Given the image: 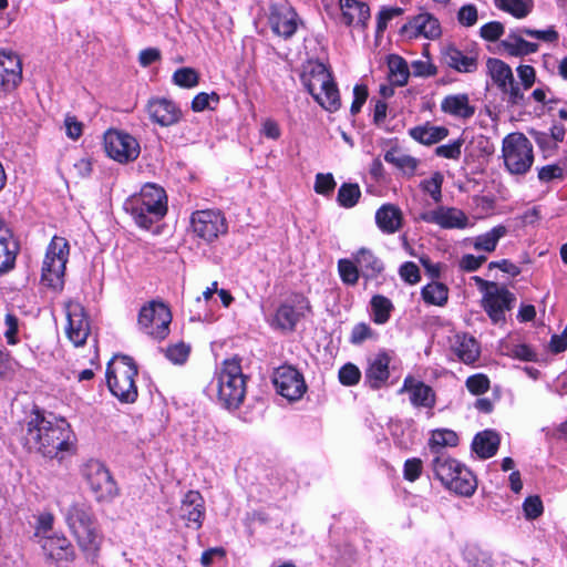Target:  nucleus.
Returning a JSON list of instances; mask_svg holds the SVG:
<instances>
[{
    "label": "nucleus",
    "mask_w": 567,
    "mask_h": 567,
    "mask_svg": "<svg viewBox=\"0 0 567 567\" xmlns=\"http://www.w3.org/2000/svg\"><path fill=\"white\" fill-rule=\"evenodd\" d=\"M71 433L64 419L48 417L40 411H33L27 423L23 442L29 451L53 458L71 450Z\"/></svg>",
    "instance_id": "1"
},
{
    "label": "nucleus",
    "mask_w": 567,
    "mask_h": 567,
    "mask_svg": "<svg viewBox=\"0 0 567 567\" xmlns=\"http://www.w3.org/2000/svg\"><path fill=\"white\" fill-rule=\"evenodd\" d=\"M65 520L80 549L86 557L95 558L101 549L103 535L92 508L84 503H75L66 509Z\"/></svg>",
    "instance_id": "2"
},
{
    "label": "nucleus",
    "mask_w": 567,
    "mask_h": 567,
    "mask_svg": "<svg viewBox=\"0 0 567 567\" xmlns=\"http://www.w3.org/2000/svg\"><path fill=\"white\" fill-rule=\"evenodd\" d=\"M126 209L140 227L148 229L167 214L166 192L156 184H145L140 195L127 203Z\"/></svg>",
    "instance_id": "3"
},
{
    "label": "nucleus",
    "mask_w": 567,
    "mask_h": 567,
    "mask_svg": "<svg viewBox=\"0 0 567 567\" xmlns=\"http://www.w3.org/2000/svg\"><path fill=\"white\" fill-rule=\"evenodd\" d=\"M137 365L128 355H115L106 368V383L111 393L121 402L133 403L137 399L135 378Z\"/></svg>",
    "instance_id": "4"
},
{
    "label": "nucleus",
    "mask_w": 567,
    "mask_h": 567,
    "mask_svg": "<svg viewBox=\"0 0 567 567\" xmlns=\"http://www.w3.org/2000/svg\"><path fill=\"white\" fill-rule=\"evenodd\" d=\"M301 81L316 102L329 112L341 106L339 90L329 70L322 63L311 64Z\"/></svg>",
    "instance_id": "5"
},
{
    "label": "nucleus",
    "mask_w": 567,
    "mask_h": 567,
    "mask_svg": "<svg viewBox=\"0 0 567 567\" xmlns=\"http://www.w3.org/2000/svg\"><path fill=\"white\" fill-rule=\"evenodd\" d=\"M217 394L219 402L228 410L237 409L246 394V377L238 359H227L217 373Z\"/></svg>",
    "instance_id": "6"
},
{
    "label": "nucleus",
    "mask_w": 567,
    "mask_h": 567,
    "mask_svg": "<svg viewBox=\"0 0 567 567\" xmlns=\"http://www.w3.org/2000/svg\"><path fill=\"white\" fill-rule=\"evenodd\" d=\"M384 270L383 261L370 248L362 247L352 258L338 261V271L343 284H355L360 277L375 280Z\"/></svg>",
    "instance_id": "7"
},
{
    "label": "nucleus",
    "mask_w": 567,
    "mask_h": 567,
    "mask_svg": "<svg viewBox=\"0 0 567 567\" xmlns=\"http://www.w3.org/2000/svg\"><path fill=\"white\" fill-rule=\"evenodd\" d=\"M502 157L511 175L524 176L534 163L533 145L523 133H511L503 138Z\"/></svg>",
    "instance_id": "8"
},
{
    "label": "nucleus",
    "mask_w": 567,
    "mask_h": 567,
    "mask_svg": "<svg viewBox=\"0 0 567 567\" xmlns=\"http://www.w3.org/2000/svg\"><path fill=\"white\" fill-rule=\"evenodd\" d=\"M172 312L163 301L152 300L144 305L137 318V326L142 332L154 340L162 341L169 334Z\"/></svg>",
    "instance_id": "9"
},
{
    "label": "nucleus",
    "mask_w": 567,
    "mask_h": 567,
    "mask_svg": "<svg viewBox=\"0 0 567 567\" xmlns=\"http://www.w3.org/2000/svg\"><path fill=\"white\" fill-rule=\"evenodd\" d=\"M70 245L64 237L54 236L49 243L41 267V280L47 284H63Z\"/></svg>",
    "instance_id": "10"
},
{
    "label": "nucleus",
    "mask_w": 567,
    "mask_h": 567,
    "mask_svg": "<svg viewBox=\"0 0 567 567\" xmlns=\"http://www.w3.org/2000/svg\"><path fill=\"white\" fill-rule=\"evenodd\" d=\"M486 69L494 84L507 96V103L522 105L524 93L515 81L511 66L499 59L488 58Z\"/></svg>",
    "instance_id": "11"
},
{
    "label": "nucleus",
    "mask_w": 567,
    "mask_h": 567,
    "mask_svg": "<svg viewBox=\"0 0 567 567\" xmlns=\"http://www.w3.org/2000/svg\"><path fill=\"white\" fill-rule=\"evenodd\" d=\"M83 475L97 501H110L117 495L116 483L102 462L87 461L83 466Z\"/></svg>",
    "instance_id": "12"
},
{
    "label": "nucleus",
    "mask_w": 567,
    "mask_h": 567,
    "mask_svg": "<svg viewBox=\"0 0 567 567\" xmlns=\"http://www.w3.org/2000/svg\"><path fill=\"white\" fill-rule=\"evenodd\" d=\"M104 150L111 158L122 164L135 161L141 152L135 137L112 128L104 134Z\"/></svg>",
    "instance_id": "13"
},
{
    "label": "nucleus",
    "mask_w": 567,
    "mask_h": 567,
    "mask_svg": "<svg viewBox=\"0 0 567 567\" xmlns=\"http://www.w3.org/2000/svg\"><path fill=\"white\" fill-rule=\"evenodd\" d=\"M193 231L206 241H213L227 233L228 226L225 216L219 210L205 209L192 214Z\"/></svg>",
    "instance_id": "14"
},
{
    "label": "nucleus",
    "mask_w": 567,
    "mask_h": 567,
    "mask_svg": "<svg viewBox=\"0 0 567 567\" xmlns=\"http://www.w3.org/2000/svg\"><path fill=\"white\" fill-rule=\"evenodd\" d=\"M268 23L276 35L288 40L295 35L302 20L290 4L278 3L269 8Z\"/></svg>",
    "instance_id": "15"
},
{
    "label": "nucleus",
    "mask_w": 567,
    "mask_h": 567,
    "mask_svg": "<svg viewBox=\"0 0 567 567\" xmlns=\"http://www.w3.org/2000/svg\"><path fill=\"white\" fill-rule=\"evenodd\" d=\"M277 392L289 401L299 400L307 390L302 374L291 365H281L274 372Z\"/></svg>",
    "instance_id": "16"
},
{
    "label": "nucleus",
    "mask_w": 567,
    "mask_h": 567,
    "mask_svg": "<svg viewBox=\"0 0 567 567\" xmlns=\"http://www.w3.org/2000/svg\"><path fill=\"white\" fill-rule=\"evenodd\" d=\"M309 310V301L301 295H293L277 309L271 326L284 331H293L297 322Z\"/></svg>",
    "instance_id": "17"
},
{
    "label": "nucleus",
    "mask_w": 567,
    "mask_h": 567,
    "mask_svg": "<svg viewBox=\"0 0 567 567\" xmlns=\"http://www.w3.org/2000/svg\"><path fill=\"white\" fill-rule=\"evenodd\" d=\"M65 309L68 320L65 327L66 337L75 347H81L90 336V320L84 308L78 302H68Z\"/></svg>",
    "instance_id": "18"
},
{
    "label": "nucleus",
    "mask_w": 567,
    "mask_h": 567,
    "mask_svg": "<svg viewBox=\"0 0 567 567\" xmlns=\"http://www.w3.org/2000/svg\"><path fill=\"white\" fill-rule=\"evenodd\" d=\"M483 308L493 322L497 323L505 319V311L509 310L514 301L513 295L504 287L482 286Z\"/></svg>",
    "instance_id": "19"
},
{
    "label": "nucleus",
    "mask_w": 567,
    "mask_h": 567,
    "mask_svg": "<svg viewBox=\"0 0 567 567\" xmlns=\"http://www.w3.org/2000/svg\"><path fill=\"white\" fill-rule=\"evenodd\" d=\"M146 111L151 121L161 126H172L178 123L183 115L176 103L165 97L151 99Z\"/></svg>",
    "instance_id": "20"
},
{
    "label": "nucleus",
    "mask_w": 567,
    "mask_h": 567,
    "mask_svg": "<svg viewBox=\"0 0 567 567\" xmlns=\"http://www.w3.org/2000/svg\"><path fill=\"white\" fill-rule=\"evenodd\" d=\"M22 80V62L11 51H0V91L14 90Z\"/></svg>",
    "instance_id": "21"
},
{
    "label": "nucleus",
    "mask_w": 567,
    "mask_h": 567,
    "mask_svg": "<svg viewBox=\"0 0 567 567\" xmlns=\"http://www.w3.org/2000/svg\"><path fill=\"white\" fill-rule=\"evenodd\" d=\"M400 31L410 39L419 37L436 39L441 35V25L439 20L432 14L420 13L402 25Z\"/></svg>",
    "instance_id": "22"
},
{
    "label": "nucleus",
    "mask_w": 567,
    "mask_h": 567,
    "mask_svg": "<svg viewBox=\"0 0 567 567\" xmlns=\"http://www.w3.org/2000/svg\"><path fill=\"white\" fill-rule=\"evenodd\" d=\"M399 393H409L410 402L414 408L433 409L436 403L434 390L422 381L408 375Z\"/></svg>",
    "instance_id": "23"
},
{
    "label": "nucleus",
    "mask_w": 567,
    "mask_h": 567,
    "mask_svg": "<svg viewBox=\"0 0 567 567\" xmlns=\"http://www.w3.org/2000/svg\"><path fill=\"white\" fill-rule=\"evenodd\" d=\"M442 61L460 73H473L478 68V53L475 51L463 52L455 45H447L442 51Z\"/></svg>",
    "instance_id": "24"
},
{
    "label": "nucleus",
    "mask_w": 567,
    "mask_h": 567,
    "mask_svg": "<svg viewBox=\"0 0 567 567\" xmlns=\"http://www.w3.org/2000/svg\"><path fill=\"white\" fill-rule=\"evenodd\" d=\"M19 245L4 220L0 219V275L13 269Z\"/></svg>",
    "instance_id": "25"
},
{
    "label": "nucleus",
    "mask_w": 567,
    "mask_h": 567,
    "mask_svg": "<svg viewBox=\"0 0 567 567\" xmlns=\"http://www.w3.org/2000/svg\"><path fill=\"white\" fill-rule=\"evenodd\" d=\"M422 219L427 223H434L446 229H463L468 223L467 216L456 208H440L429 214H424Z\"/></svg>",
    "instance_id": "26"
},
{
    "label": "nucleus",
    "mask_w": 567,
    "mask_h": 567,
    "mask_svg": "<svg viewBox=\"0 0 567 567\" xmlns=\"http://www.w3.org/2000/svg\"><path fill=\"white\" fill-rule=\"evenodd\" d=\"M205 515L204 499L199 492L188 491L181 505V516L188 524L192 523L196 528L203 524Z\"/></svg>",
    "instance_id": "27"
},
{
    "label": "nucleus",
    "mask_w": 567,
    "mask_h": 567,
    "mask_svg": "<svg viewBox=\"0 0 567 567\" xmlns=\"http://www.w3.org/2000/svg\"><path fill=\"white\" fill-rule=\"evenodd\" d=\"M41 546L45 555L51 559L71 561L75 558L73 546L64 536L51 535L43 537Z\"/></svg>",
    "instance_id": "28"
},
{
    "label": "nucleus",
    "mask_w": 567,
    "mask_h": 567,
    "mask_svg": "<svg viewBox=\"0 0 567 567\" xmlns=\"http://www.w3.org/2000/svg\"><path fill=\"white\" fill-rule=\"evenodd\" d=\"M443 113L456 118L467 120L475 114V106L470 103L466 93L446 95L441 102Z\"/></svg>",
    "instance_id": "29"
},
{
    "label": "nucleus",
    "mask_w": 567,
    "mask_h": 567,
    "mask_svg": "<svg viewBox=\"0 0 567 567\" xmlns=\"http://www.w3.org/2000/svg\"><path fill=\"white\" fill-rule=\"evenodd\" d=\"M375 223L382 233L394 234L402 227V210L393 204H384L375 213Z\"/></svg>",
    "instance_id": "30"
},
{
    "label": "nucleus",
    "mask_w": 567,
    "mask_h": 567,
    "mask_svg": "<svg viewBox=\"0 0 567 567\" xmlns=\"http://www.w3.org/2000/svg\"><path fill=\"white\" fill-rule=\"evenodd\" d=\"M390 357L385 352H380L370 361L369 368L365 370V379L369 385L377 390L380 389L389 379Z\"/></svg>",
    "instance_id": "31"
},
{
    "label": "nucleus",
    "mask_w": 567,
    "mask_h": 567,
    "mask_svg": "<svg viewBox=\"0 0 567 567\" xmlns=\"http://www.w3.org/2000/svg\"><path fill=\"white\" fill-rule=\"evenodd\" d=\"M342 21L347 25L355 23L362 29L367 27L370 19V8L367 3L357 0H340Z\"/></svg>",
    "instance_id": "32"
},
{
    "label": "nucleus",
    "mask_w": 567,
    "mask_h": 567,
    "mask_svg": "<svg viewBox=\"0 0 567 567\" xmlns=\"http://www.w3.org/2000/svg\"><path fill=\"white\" fill-rule=\"evenodd\" d=\"M453 482L449 483L446 488L460 496L470 497L477 488V480L473 472L465 465H462L455 474L452 475Z\"/></svg>",
    "instance_id": "33"
},
{
    "label": "nucleus",
    "mask_w": 567,
    "mask_h": 567,
    "mask_svg": "<svg viewBox=\"0 0 567 567\" xmlns=\"http://www.w3.org/2000/svg\"><path fill=\"white\" fill-rule=\"evenodd\" d=\"M463 464L447 454H439L432 461V470L436 480H439L444 487L453 482L452 475L461 468Z\"/></svg>",
    "instance_id": "34"
},
{
    "label": "nucleus",
    "mask_w": 567,
    "mask_h": 567,
    "mask_svg": "<svg viewBox=\"0 0 567 567\" xmlns=\"http://www.w3.org/2000/svg\"><path fill=\"white\" fill-rule=\"evenodd\" d=\"M499 442V435L495 431L485 430L474 436L472 450L480 458H489L496 454Z\"/></svg>",
    "instance_id": "35"
},
{
    "label": "nucleus",
    "mask_w": 567,
    "mask_h": 567,
    "mask_svg": "<svg viewBox=\"0 0 567 567\" xmlns=\"http://www.w3.org/2000/svg\"><path fill=\"white\" fill-rule=\"evenodd\" d=\"M410 136L424 145L436 144L449 136V128L445 126H434L430 123L412 127L409 131Z\"/></svg>",
    "instance_id": "36"
},
{
    "label": "nucleus",
    "mask_w": 567,
    "mask_h": 567,
    "mask_svg": "<svg viewBox=\"0 0 567 567\" xmlns=\"http://www.w3.org/2000/svg\"><path fill=\"white\" fill-rule=\"evenodd\" d=\"M453 349L457 358L465 364L475 362L480 357V346L472 336L457 334Z\"/></svg>",
    "instance_id": "37"
},
{
    "label": "nucleus",
    "mask_w": 567,
    "mask_h": 567,
    "mask_svg": "<svg viewBox=\"0 0 567 567\" xmlns=\"http://www.w3.org/2000/svg\"><path fill=\"white\" fill-rule=\"evenodd\" d=\"M501 45L512 56H523L537 52L538 44L524 40L516 32H511Z\"/></svg>",
    "instance_id": "38"
},
{
    "label": "nucleus",
    "mask_w": 567,
    "mask_h": 567,
    "mask_svg": "<svg viewBox=\"0 0 567 567\" xmlns=\"http://www.w3.org/2000/svg\"><path fill=\"white\" fill-rule=\"evenodd\" d=\"M389 79L392 84L403 86L408 83L410 76V68L406 61L396 54L388 58Z\"/></svg>",
    "instance_id": "39"
},
{
    "label": "nucleus",
    "mask_w": 567,
    "mask_h": 567,
    "mask_svg": "<svg viewBox=\"0 0 567 567\" xmlns=\"http://www.w3.org/2000/svg\"><path fill=\"white\" fill-rule=\"evenodd\" d=\"M372 320L377 324H384L389 321L391 312L394 310L392 301L382 296L375 295L370 301Z\"/></svg>",
    "instance_id": "40"
},
{
    "label": "nucleus",
    "mask_w": 567,
    "mask_h": 567,
    "mask_svg": "<svg viewBox=\"0 0 567 567\" xmlns=\"http://www.w3.org/2000/svg\"><path fill=\"white\" fill-rule=\"evenodd\" d=\"M507 234V228L504 225H497L489 231L482 234L475 238L474 248L492 252L495 250L498 240Z\"/></svg>",
    "instance_id": "41"
},
{
    "label": "nucleus",
    "mask_w": 567,
    "mask_h": 567,
    "mask_svg": "<svg viewBox=\"0 0 567 567\" xmlns=\"http://www.w3.org/2000/svg\"><path fill=\"white\" fill-rule=\"evenodd\" d=\"M495 6L516 19L526 18L534 9L533 0H495Z\"/></svg>",
    "instance_id": "42"
},
{
    "label": "nucleus",
    "mask_w": 567,
    "mask_h": 567,
    "mask_svg": "<svg viewBox=\"0 0 567 567\" xmlns=\"http://www.w3.org/2000/svg\"><path fill=\"white\" fill-rule=\"evenodd\" d=\"M385 162L393 164L398 168L402 169L404 173L413 175L417 167V159L405 154H400L399 152L391 150L388 151L384 155Z\"/></svg>",
    "instance_id": "43"
},
{
    "label": "nucleus",
    "mask_w": 567,
    "mask_h": 567,
    "mask_svg": "<svg viewBox=\"0 0 567 567\" xmlns=\"http://www.w3.org/2000/svg\"><path fill=\"white\" fill-rule=\"evenodd\" d=\"M458 443L457 434L452 430H435L432 432L429 446L432 451L439 453L437 449L445 446H456Z\"/></svg>",
    "instance_id": "44"
},
{
    "label": "nucleus",
    "mask_w": 567,
    "mask_h": 567,
    "mask_svg": "<svg viewBox=\"0 0 567 567\" xmlns=\"http://www.w3.org/2000/svg\"><path fill=\"white\" fill-rule=\"evenodd\" d=\"M361 197V190L358 184L344 183L338 190L337 202L344 208L355 206Z\"/></svg>",
    "instance_id": "45"
},
{
    "label": "nucleus",
    "mask_w": 567,
    "mask_h": 567,
    "mask_svg": "<svg viewBox=\"0 0 567 567\" xmlns=\"http://www.w3.org/2000/svg\"><path fill=\"white\" fill-rule=\"evenodd\" d=\"M422 298L429 305L443 306L449 298L447 286H423Z\"/></svg>",
    "instance_id": "46"
},
{
    "label": "nucleus",
    "mask_w": 567,
    "mask_h": 567,
    "mask_svg": "<svg viewBox=\"0 0 567 567\" xmlns=\"http://www.w3.org/2000/svg\"><path fill=\"white\" fill-rule=\"evenodd\" d=\"M173 82H174V84H176L181 87L190 89L198 84L199 74L193 68H188V66L181 68L174 72Z\"/></svg>",
    "instance_id": "47"
},
{
    "label": "nucleus",
    "mask_w": 567,
    "mask_h": 567,
    "mask_svg": "<svg viewBox=\"0 0 567 567\" xmlns=\"http://www.w3.org/2000/svg\"><path fill=\"white\" fill-rule=\"evenodd\" d=\"M464 142L465 141L463 137H458L449 144L437 146L434 153L439 157L457 161L462 155V147Z\"/></svg>",
    "instance_id": "48"
},
{
    "label": "nucleus",
    "mask_w": 567,
    "mask_h": 567,
    "mask_svg": "<svg viewBox=\"0 0 567 567\" xmlns=\"http://www.w3.org/2000/svg\"><path fill=\"white\" fill-rule=\"evenodd\" d=\"M190 352V347L181 341L166 348V358L175 364H183Z\"/></svg>",
    "instance_id": "49"
},
{
    "label": "nucleus",
    "mask_w": 567,
    "mask_h": 567,
    "mask_svg": "<svg viewBox=\"0 0 567 567\" xmlns=\"http://www.w3.org/2000/svg\"><path fill=\"white\" fill-rule=\"evenodd\" d=\"M443 175L439 172L434 173L431 178L421 182V188L429 193L435 200L440 202L442 197Z\"/></svg>",
    "instance_id": "50"
},
{
    "label": "nucleus",
    "mask_w": 567,
    "mask_h": 567,
    "mask_svg": "<svg viewBox=\"0 0 567 567\" xmlns=\"http://www.w3.org/2000/svg\"><path fill=\"white\" fill-rule=\"evenodd\" d=\"M465 384L472 394L481 395L488 391L489 379L483 373H477L468 377Z\"/></svg>",
    "instance_id": "51"
},
{
    "label": "nucleus",
    "mask_w": 567,
    "mask_h": 567,
    "mask_svg": "<svg viewBox=\"0 0 567 567\" xmlns=\"http://www.w3.org/2000/svg\"><path fill=\"white\" fill-rule=\"evenodd\" d=\"M338 377L341 384L351 386L355 385L360 381L361 372L355 364L346 363L339 370Z\"/></svg>",
    "instance_id": "52"
},
{
    "label": "nucleus",
    "mask_w": 567,
    "mask_h": 567,
    "mask_svg": "<svg viewBox=\"0 0 567 567\" xmlns=\"http://www.w3.org/2000/svg\"><path fill=\"white\" fill-rule=\"evenodd\" d=\"M219 95L216 92H212L210 94L206 92L198 93L192 101V110L194 112H203L206 109H214L210 106V102L216 105L219 103Z\"/></svg>",
    "instance_id": "53"
},
{
    "label": "nucleus",
    "mask_w": 567,
    "mask_h": 567,
    "mask_svg": "<svg viewBox=\"0 0 567 567\" xmlns=\"http://www.w3.org/2000/svg\"><path fill=\"white\" fill-rule=\"evenodd\" d=\"M530 135L538 147L545 153L544 157L551 155L558 147V144H556V142L553 141L546 132L532 131Z\"/></svg>",
    "instance_id": "54"
},
{
    "label": "nucleus",
    "mask_w": 567,
    "mask_h": 567,
    "mask_svg": "<svg viewBox=\"0 0 567 567\" xmlns=\"http://www.w3.org/2000/svg\"><path fill=\"white\" fill-rule=\"evenodd\" d=\"M523 509L527 519H536L543 514L544 506L539 496H528L523 503Z\"/></svg>",
    "instance_id": "55"
},
{
    "label": "nucleus",
    "mask_w": 567,
    "mask_h": 567,
    "mask_svg": "<svg viewBox=\"0 0 567 567\" xmlns=\"http://www.w3.org/2000/svg\"><path fill=\"white\" fill-rule=\"evenodd\" d=\"M412 74L420 78L434 76L437 73V68L431 63L429 58L426 60H415L411 63Z\"/></svg>",
    "instance_id": "56"
},
{
    "label": "nucleus",
    "mask_w": 567,
    "mask_h": 567,
    "mask_svg": "<svg viewBox=\"0 0 567 567\" xmlns=\"http://www.w3.org/2000/svg\"><path fill=\"white\" fill-rule=\"evenodd\" d=\"M401 8H383L377 18V35H382L388 27V22L394 17L402 14Z\"/></svg>",
    "instance_id": "57"
},
{
    "label": "nucleus",
    "mask_w": 567,
    "mask_h": 567,
    "mask_svg": "<svg viewBox=\"0 0 567 567\" xmlns=\"http://www.w3.org/2000/svg\"><path fill=\"white\" fill-rule=\"evenodd\" d=\"M504 25L498 21H492L481 27L480 34L484 40L494 42L504 34Z\"/></svg>",
    "instance_id": "58"
},
{
    "label": "nucleus",
    "mask_w": 567,
    "mask_h": 567,
    "mask_svg": "<svg viewBox=\"0 0 567 567\" xmlns=\"http://www.w3.org/2000/svg\"><path fill=\"white\" fill-rule=\"evenodd\" d=\"M565 169L558 164L546 165L539 168L538 179L543 183H549L554 179H563Z\"/></svg>",
    "instance_id": "59"
},
{
    "label": "nucleus",
    "mask_w": 567,
    "mask_h": 567,
    "mask_svg": "<svg viewBox=\"0 0 567 567\" xmlns=\"http://www.w3.org/2000/svg\"><path fill=\"white\" fill-rule=\"evenodd\" d=\"M336 182L332 174L319 173L316 176L315 190L321 195H329L333 192Z\"/></svg>",
    "instance_id": "60"
},
{
    "label": "nucleus",
    "mask_w": 567,
    "mask_h": 567,
    "mask_svg": "<svg viewBox=\"0 0 567 567\" xmlns=\"http://www.w3.org/2000/svg\"><path fill=\"white\" fill-rule=\"evenodd\" d=\"M422 470L423 463L420 458H409L404 463L403 476L406 481L414 482L421 476Z\"/></svg>",
    "instance_id": "61"
},
{
    "label": "nucleus",
    "mask_w": 567,
    "mask_h": 567,
    "mask_svg": "<svg viewBox=\"0 0 567 567\" xmlns=\"http://www.w3.org/2000/svg\"><path fill=\"white\" fill-rule=\"evenodd\" d=\"M399 274L406 284H417L421 279L419 267L412 262L406 261L401 265Z\"/></svg>",
    "instance_id": "62"
},
{
    "label": "nucleus",
    "mask_w": 567,
    "mask_h": 567,
    "mask_svg": "<svg viewBox=\"0 0 567 567\" xmlns=\"http://www.w3.org/2000/svg\"><path fill=\"white\" fill-rule=\"evenodd\" d=\"M457 20L464 27H472L477 21V8L474 4H465L457 12Z\"/></svg>",
    "instance_id": "63"
},
{
    "label": "nucleus",
    "mask_w": 567,
    "mask_h": 567,
    "mask_svg": "<svg viewBox=\"0 0 567 567\" xmlns=\"http://www.w3.org/2000/svg\"><path fill=\"white\" fill-rule=\"evenodd\" d=\"M420 262L431 280L439 279L442 270L446 268V266L441 262H433L429 256L420 257Z\"/></svg>",
    "instance_id": "64"
}]
</instances>
